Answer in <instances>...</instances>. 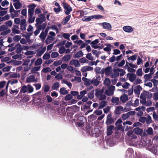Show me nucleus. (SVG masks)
Wrapping results in <instances>:
<instances>
[{
	"instance_id": "dca6fc26",
	"label": "nucleus",
	"mask_w": 158,
	"mask_h": 158,
	"mask_svg": "<svg viewBox=\"0 0 158 158\" xmlns=\"http://www.w3.org/2000/svg\"><path fill=\"white\" fill-rule=\"evenodd\" d=\"M123 110V107L122 106H117L115 110V113L116 114H120L121 113V111Z\"/></svg>"
},
{
	"instance_id": "6ab92c4d",
	"label": "nucleus",
	"mask_w": 158,
	"mask_h": 158,
	"mask_svg": "<svg viewBox=\"0 0 158 158\" xmlns=\"http://www.w3.org/2000/svg\"><path fill=\"white\" fill-rule=\"evenodd\" d=\"M28 91L27 86L23 85L21 88L18 96L20 95L23 93H25Z\"/></svg>"
},
{
	"instance_id": "2eb2a0df",
	"label": "nucleus",
	"mask_w": 158,
	"mask_h": 158,
	"mask_svg": "<svg viewBox=\"0 0 158 158\" xmlns=\"http://www.w3.org/2000/svg\"><path fill=\"white\" fill-rule=\"evenodd\" d=\"M142 88L140 85H137L134 89L135 93L139 96L140 94V91L142 90Z\"/></svg>"
},
{
	"instance_id": "6e6552de",
	"label": "nucleus",
	"mask_w": 158,
	"mask_h": 158,
	"mask_svg": "<svg viewBox=\"0 0 158 158\" xmlns=\"http://www.w3.org/2000/svg\"><path fill=\"white\" fill-rule=\"evenodd\" d=\"M90 132L92 136H97L99 134V129L94 127L91 129Z\"/></svg>"
},
{
	"instance_id": "a19ab883",
	"label": "nucleus",
	"mask_w": 158,
	"mask_h": 158,
	"mask_svg": "<svg viewBox=\"0 0 158 158\" xmlns=\"http://www.w3.org/2000/svg\"><path fill=\"white\" fill-rule=\"evenodd\" d=\"M105 93L107 96H111L113 94V92L111 90H106Z\"/></svg>"
},
{
	"instance_id": "864d4df0",
	"label": "nucleus",
	"mask_w": 158,
	"mask_h": 158,
	"mask_svg": "<svg viewBox=\"0 0 158 158\" xmlns=\"http://www.w3.org/2000/svg\"><path fill=\"white\" fill-rule=\"evenodd\" d=\"M137 57V56L135 55L130 57H128L127 58V59L129 60H131L133 61H134L136 60Z\"/></svg>"
},
{
	"instance_id": "ea45409f",
	"label": "nucleus",
	"mask_w": 158,
	"mask_h": 158,
	"mask_svg": "<svg viewBox=\"0 0 158 158\" xmlns=\"http://www.w3.org/2000/svg\"><path fill=\"white\" fill-rule=\"evenodd\" d=\"M151 81L153 83L154 87L156 88H157V86L158 85V80H156L155 79H152Z\"/></svg>"
},
{
	"instance_id": "cd10ccee",
	"label": "nucleus",
	"mask_w": 158,
	"mask_h": 158,
	"mask_svg": "<svg viewBox=\"0 0 158 158\" xmlns=\"http://www.w3.org/2000/svg\"><path fill=\"white\" fill-rule=\"evenodd\" d=\"M91 83L93 84L94 85L97 86L99 85V81L98 80L97 78L93 79L91 81Z\"/></svg>"
},
{
	"instance_id": "7ed1b4c3",
	"label": "nucleus",
	"mask_w": 158,
	"mask_h": 158,
	"mask_svg": "<svg viewBox=\"0 0 158 158\" xmlns=\"http://www.w3.org/2000/svg\"><path fill=\"white\" fill-rule=\"evenodd\" d=\"M135 114V112L134 111H130L126 114H123L121 116V118L123 120H125L130 116H133Z\"/></svg>"
},
{
	"instance_id": "c756f323",
	"label": "nucleus",
	"mask_w": 158,
	"mask_h": 158,
	"mask_svg": "<svg viewBox=\"0 0 158 158\" xmlns=\"http://www.w3.org/2000/svg\"><path fill=\"white\" fill-rule=\"evenodd\" d=\"M54 40V38L50 35H48L46 40H45V43L47 44H48L51 43L50 41H52Z\"/></svg>"
},
{
	"instance_id": "774afa93",
	"label": "nucleus",
	"mask_w": 158,
	"mask_h": 158,
	"mask_svg": "<svg viewBox=\"0 0 158 158\" xmlns=\"http://www.w3.org/2000/svg\"><path fill=\"white\" fill-rule=\"evenodd\" d=\"M86 58L90 60H93V57L92 56L91 53H88L86 55Z\"/></svg>"
},
{
	"instance_id": "052dcab7",
	"label": "nucleus",
	"mask_w": 158,
	"mask_h": 158,
	"mask_svg": "<svg viewBox=\"0 0 158 158\" xmlns=\"http://www.w3.org/2000/svg\"><path fill=\"white\" fill-rule=\"evenodd\" d=\"M34 13V10L28 9V15L29 17H31L33 16Z\"/></svg>"
},
{
	"instance_id": "58836bf2",
	"label": "nucleus",
	"mask_w": 158,
	"mask_h": 158,
	"mask_svg": "<svg viewBox=\"0 0 158 158\" xmlns=\"http://www.w3.org/2000/svg\"><path fill=\"white\" fill-rule=\"evenodd\" d=\"M136 74L138 76L141 77L143 75L142 68L139 69L137 71Z\"/></svg>"
},
{
	"instance_id": "79ce46f5",
	"label": "nucleus",
	"mask_w": 158,
	"mask_h": 158,
	"mask_svg": "<svg viewBox=\"0 0 158 158\" xmlns=\"http://www.w3.org/2000/svg\"><path fill=\"white\" fill-rule=\"evenodd\" d=\"M61 83H64L66 84L70 88H71V87H72V84L71 83V82H69L68 81H67L65 80H63L62 81Z\"/></svg>"
},
{
	"instance_id": "2f4dec72",
	"label": "nucleus",
	"mask_w": 158,
	"mask_h": 158,
	"mask_svg": "<svg viewBox=\"0 0 158 158\" xmlns=\"http://www.w3.org/2000/svg\"><path fill=\"white\" fill-rule=\"evenodd\" d=\"M96 118V116L94 114H92L89 116L88 117V120L89 121H92Z\"/></svg>"
},
{
	"instance_id": "f03ea898",
	"label": "nucleus",
	"mask_w": 158,
	"mask_h": 158,
	"mask_svg": "<svg viewBox=\"0 0 158 158\" xmlns=\"http://www.w3.org/2000/svg\"><path fill=\"white\" fill-rule=\"evenodd\" d=\"M116 119V118L112 117L111 114H108L106 117L105 124L107 126L111 125L114 123Z\"/></svg>"
},
{
	"instance_id": "ddd939ff",
	"label": "nucleus",
	"mask_w": 158,
	"mask_h": 158,
	"mask_svg": "<svg viewBox=\"0 0 158 158\" xmlns=\"http://www.w3.org/2000/svg\"><path fill=\"white\" fill-rule=\"evenodd\" d=\"M104 69L105 74L107 76L110 75L112 71V68L111 66H108Z\"/></svg>"
},
{
	"instance_id": "3c124183",
	"label": "nucleus",
	"mask_w": 158,
	"mask_h": 158,
	"mask_svg": "<svg viewBox=\"0 0 158 158\" xmlns=\"http://www.w3.org/2000/svg\"><path fill=\"white\" fill-rule=\"evenodd\" d=\"M43 88L44 89V92H47L49 91L50 89V87L48 85H44L43 87Z\"/></svg>"
},
{
	"instance_id": "393cba45",
	"label": "nucleus",
	"mask_w": 158,
	"mask_h": 158,
	"mask_svg": "<svg viewBox=\"0 0 158 158\" xmlns=\"http://www.w3.org/2000/svg\"><path fill=\"white\" fill-rule=\"evenodd\" d=\"M71 15H68L67 16H66L65 17H64L63 20V24L64 25L66 24L70 20L71 18Z\"/></svg>"
},
{
	"instance_id": "680f3d73",
	"label": "nucleus",
	"mask_w": 158,
	"mask_h": 158,
	"mask_svg": "<svg viewBox=\"0 0 158 158\" xmlns=\"http://www.w3.org/2000/svg\"><path fill=\"white\" fill-rule=\"evenodd\" d=\"M142 82V80H141L139 77L137 78L135 81L134 83V85H137L141 83Z\"/></svg>"
},
{
	"instance_id": "5701e85b",
	"label": "nucleus",
	"mask_w": 158,
	"mask_h": 158,
	"mask_svg": "<svg viewBox=\"0 0 158 158\" xmlns=\"http://www.w3.org/2000/svg\"><path fill=\"white\" fill-rule=\"evenodd\" d=\"M102 25L104 28L106 29H110L111 27L110 24L108 23H102Z\"/></svg>"
},
{
	"instance_id": "4468645a",
	"label": "nucleus",
	"mask_w": 158,
	"mask_h": 158,
	"mask_svg": "<svg viewBox=\"0 0 158 158\" xmlns=\"http://www.w3.org/2000/svg\"><path fill=\"white\" fill-rule=\"evenodd\" d=\"M126 153L127 156L130 158L134 154V151L132 148H129L127 150Z\"/></svg>"
},
{
	"instance_id": "f3484780",
	"label": "nucleus",
	"mask_w": 158,
	"mask_h": 158,
	"mask_svg": "<svg viewBox=\"0 0 158 158\" xmlns=\"http://www.w3.org/2000/svg\"><path fill=\"white\" fill-rule=\"evenodd\" d=\"M134 131L135 133L138 135H141L142 134L143 132V129L139 127H137L135 128L134 129Z\"/></svg>"
},
{
	"instance_id": "e2e57ef3",
	"label": "nucleus",
	"mask_w": 158,
	"mask_h": 158,
	"mask_svg": "<svg viewBox=\"0 0 158 158\" xmlns=\"http://www.w3.org/2000/svg\"><path fill=\"white\" fill-rule=\"evenodd\" d=\"M110 106H107L103 109V111L104 113L107 114L110 110Z\"/></svg>"
},
{
	"instance_id": "9b49d317",
	"label": "nucleus",
	"mask_w": 158,
	"mask_h": 158,
	"mask_svg": "<svg viewBox=\"0 0 158 158\" xmlns=\"http://www.w3.org/2000/svg\"><path fill=\"white\" fill-rule=\"evenodd\" d=\"M123 30L128 33H131L133 31V29L132 27L129 26H125L123 27Z\"/></svg>"
},
{
	"instance_id": "b1692460",
	"label": "nucleus",
	"mask_w": 158,
	"mask_h": 158,
	"mask_svg": "<svg viewBox=\"0 0 158 158\" xmlns=\"http://www.w3.org/2000/svg\"><path fill=\"white\" fill-rule=\"evenodd\" d=\"M128 100V96L126 94H124L120 97V100L123 103L127 101Z\"/></svg>"
},
{
	"instance_id": "bf43d9fd",
	"label": "nucleus",
	"mask_w": 158,
	"mask_h": 158,
	"mask_svg": "<svg viewBox=\"0 0 158 158\" xmlns=\"http://www.w3.org/2000/svg\"><path fill=\"white\" fill-rule=\"evenodd\" d=\"M28 90L29 93H31L33 91L34 89L33 87L30 85H27Z\"/></svg>"
},
{
	"instance_id": "c9c22d12",
	"label": "nucleus",
	"mask_w": 158,
	"mask_h": 158,
	"mask_svg": "<svg viewBox=\"0 0 158 158\" xmlns=\"http://www.w3.org/2000/svg\"><path fill=\"white\" fill-rule=\"evenodd\" d=\"M111 101L112 103H115V105H117L119 103V98L118 97L113 98Z\"/></svg>"
},
{
	"instance_id": "c03bdc74",
	"label": "nucleus",
	"mask_w": 158,
	"mask_h": 158,
	"mask_svg": "<svg viewBox=\"0 0 158 158\" xmlns=\"http://www.w3.org/2000/svg\"><path fill=\"white\" fill-rule=\"evenodd\" d=\"M40 68V66L35 67L32 68L31 72L32 73H35L36 71H38Z\"/></svg>"
},
{
	"instance_id": "4be33fe9",
	"label": "nucleus",
	"mask_w": 158,
	"mask_h": 158,
	"mask_svg": "<svg viewBox=\"0 0 158 158\" xmlns=\"http://www.w3.org/2000/svg\"><path fill=\"white\" fill-rule=\"evenodd\" d=\"M69 108H71L73 109V112H77L80 110L79 107L76 105H74L71 107H67L66 110H68Z\"/></svg>"
},
{
	"instance_id": "473e14b6",
	"label": "nucleus",
	"mask_w": 158,
	"mask_h": 158,
	"mask_svg": "<svg viewBox=\"0 0 158 158\" xmlns=\"http://www.w3.org/2000/svg\"><path fill=\"white\" fill-rule=\"evenodd\" d=\"M105 45H106L107 47L104 48V50L107 52L110 51L111 49V44H105Z\"/></svg>"
},
{
	"instance_id": "7c9ffc66",
	"label": "nucleus",
	"mask_w": 158,
	"mask_h": 158,
	"mask_svg": "<svg viewBox=\"0 0 158 158\" xmlns=\"http://www.w3.org/2000/svg\"><path fill=\"white\" fill-rule=\"evenodd\" d=\"M47 35V34H46L44 32L42 31L40 34V38L41 40L42 41H44Z\"/></svg>"
},
{
	"instance_id": "13d9d810",
	"label": "nucleus",
	"mask_w": 158,
	"mask_h": 158,
	"mask_svg": "<svg viewBox=\"0 0 158 158\" xmlns=\"http://www.w3.org/2000/svg\"><path fill=\"white\" fill-rule=\"evenodd\" d=\"M8 27L6 25H3L0 26V31H4L7 30Z\"/></svg>"
},
{
	"instance_id": "423d86ee",
	"label": "nucleus",
	"mask_w": 158,
	"mask_h": 158,
	"mask_svg": "<svg viewBox=\"0 0 158 158\" xmlns=\"http://www.w3.org/2000/svg\"><path fill=\"white\" fill-rule=\"evenodd\" d=\"M122 123V121L120 118L117 120L115 124L116 126L115 127L116 129L117 130H119L122 128V125L121 124Z\"/></svg>"
},
{
	"instance_id": "4c0bfd02",
	"label": "nucleus",
	"mask_w": 158,
	"mask_h": 158,
	"mask_svg": "<svg viewBox=\"0 0 158 158\" xmlns=\"http://www.w3.org/2000/svg\"><path fill=\"white\" fill-rule=\"evenodd\" d=\"M153 74V73H152L148 74H146L144 75V78L145 79V80L149 81L150 78L152 77L151 75Z\"/></svg>"
},
{
	"instance_id": "a18cd8bd",
	"label": "nucleus",
	"mask_w": 158,
	"mask_h": 158,
	"mask_svg": "<svg viewBox=\"0 0 158 158\" xmlns=\"http://www.w3.org/2000/svg\"><path fill=\"white\" fill-rule=\"evenodd\" d=\"M65 48L64 46H62L60 48L58 52L60 54H62L64 53L65 51Z\"/></svg>"
},
{
	"instance_id": "bb28decb",
	"label": "nucleus",
	"mask_w": 158,
	"mask_h": 158,
	"mask_svg": "<svg viewBox=\"0 0 158 158\" xmlns=\"http://www.w3.org/2000/svg\"><path fill=\"white\" fill-rule=\"evenodd\" d=\"M94 127V124L93 123H91V124H89L86 127V131L88 133H90V131L93 129L92 127Z\"/></svg>"
},
{
	"instance_id": "8fccbe9b",
	"label": "nucleus",
	"mask_w": 158,
	"mask_h": 158,
	"mask_svg": "<svg viewBox=\"0 0 158 158\" xmlns=\"http://www.w3.org/2000/svg\"><path fill=\"white\" fill-rule=\"evenodd\" d=\"M119 69H117L114 70V74L115 75V77H118L119 75Z\"/></svg>"
},
{
	"instance_id": "72a5a7b5",
	"label": "nucleus",
	"mask_w": 158,
	"mask_h": 158,
	"mask_svg": "<svg viewBox=\"0 0 158 158\" xmlns=\"http://www.w3.org/2000/svg\"><path fill=\"white\" fill-rule=\"evenodd\" d=\"M43 60L41 58H38L35 62V66L40 65L42 63Z\"/></svg>"
},
{
	"instance_id": "412c9836",
	"label": "nucleus",
	"mask_w": 158,
	"mask_h": 158,
	"mask_svg": "<svg viewBox=\"0 0 158 158\" xmlns=\"http://www.w3.org/2000/svg\"><path fill=\"white\" fill-rule=\"evenodd\" d=\"M83 53L81 50L79 51L73 56V58H79L83 55Z\"/></svg>"
},
{
	"instance_id": "49530a36",
	"label": "nucleus",
	"mask_w": 158,
	"mask_h": 158,
	"mask_svg": "<svg viewBox=\"0 0 158 158\" xmlns=\"http://www.w3.org/2000/svg\"><path fill=\"white\" fill-rule=\"evenodd\" d=\"M59 56V53L56 52H53L51 54V57L52 58H55Z\"/></svg>"
},
{
	"instance_id": "20e7f679",
	"label": "nucleus",
	"mask_w": 158,
	"mask_h": 158,
	"mask_svg": "<svg viewBox=\"0 0 158 158\" xmlns=\"http://www.w3.org/2000/svg\"><path fill=\"white\" fill-rule=\"evenodd\" d=\"M46 20L45 16H44L43 15H39L38 17L36 19L35 21L37 24H41V23Z\"/></svg>"
},
{
	"instance_id": "338daca9",
	"label": "nucleus",
	"mask_w": 158,
	"mask_h": 158,
	"mask_svg": "<svg viewBox=\"0 0 158 158\" xmlns=\"http://www.w3.org/2000/svg\"><path fill=\"white\" fill-rule=\"evenodd\" d=\"M62 63V61L60 60H56L55 61L54 63L53 64L54 66H57L58 65L61 64Z\"/></svg>"
},
{
	"instance_id": "1a4fd4ad",
	"label": "nucleus",
	"mask_w": 158,
	"mask_h": 158,
	"mask_svg": "<svg viewBox=\"0 0 158 158\" xmlns=\"http://www.w3.org/2000/svg\"><path fill=\"white\" fill-rule=\"evenodd\" d=\"M93 68L92 67L89 66H85L82 67L81 71L82 72L85 73L87 71H91L93 70Z\"/></svg>"
},
{
	"instance_id": "a211bd4d",
	"label": "nucleus",
	"mask_w": 158,
	"mask_h": 158,
	"mask_svg": "<svg viewBox=\"0 0 158 158\" xmlns=\"http://www.w3.org/2000/svg\"><path fill=\"white\" fill-rule=\"evenodd\" d=\"M36 81L35 80V76L34 75H31L27 78L26 81L27 82L29 83L31 82Z\"/></svg>"
},
{
	"instance_id": "6e6d98bb",
	"label": "nucleus",
	"mask_w": 158,
	"mask_h": 158,
	"mask_svg": "<svg viewBox=\"0 0 158 158\" xmlns=\"http://www.w3.org/2000/svg\"><path fill=\"white\" fill-rule=\"evenodd\" d=\"M73 98V97L71 94H68L64 98V99L65 101H69L71 100Z\"/></svg>"
},
{
	"instance_id": "09e8293b",
	"label": "nucleus",
	"mask_w": 158,
	"mask_h": 158,
	"mask_svg": "<svg viewBox=\"0 0 158 158\" xmlns=\"http://www.w3.org/2000/svg\"><path fill=\"white\" fill-rule=\"evenodd\" d=\"M21 39V37L19 35H16L14 37L13 40L14 41L18 42Z\"/></svg>"
},
{
	"instance_id": "0e129e2a",
	"label": "nucleus",
	"mask_w": 158,
	"mask_h": 158,
	"mask_svg": "<svg viewBox=\"0 0 158 158\" xmlns=\"http://www.w3.org/2000/svg\"><path fill=\"white\" fill-rule=\"evenodd\" d=\"M9 4V2L6 0L3 1L1 3V5L3 7H4L6 6H7Z\"/></svg>"
},
{
	"instance_id": "f257e3e1",
	"label": "nucleus",
	"mask_w": 158,
	"mask_h": 158,
	"mask_svg": "<svg viewBox=\"0 0 158 158\" xmlns=\"http://www.w3.org/2000/svg\"><path fill=\"white\" fill-rule=\"evenodd\" d=\"M62 4L64 10V12L65 14L67 15H69L73 10L72 8L66 2H63Z\"/></svg>"
},
{
	"instance_id": "a878e982",
	"label": "nucleus",
	"mask_w": 158,
	"mask_h": 158,
	"mask_svg": "<svg viewBox=\"0 0 158 158\" xmlns=\"http://www.w3.org/2000/svg\"><path fill=\"white\" fill-rule=\"evenodd\" d=\"M106 101L103 100L101 101L99 103V106L98 107V108L99 109H102L104 107H105L106 105Z\"/></svg>"
},
{
	"instance_id": "f8f14e48",
	"label": "nucleus",
	"mask_w": 158,
	"mask_h": 158,
	"mask_svg": "<svg viewBox=\"0 0 158 158\" xmlns=\"http://www.w3.org/2000/svg\"><path fill=\"white\" fill-rule=\"evenodd\" d=\"M114 128L113 125H110L107 128V134L108 135H111L113 133V129Z\"/></svg>"
},
{
	"instance_id": "c85d7f7f",
	"label": "nucleus",
	"mask_w": 158,
	"mask_h": 158,
	"mask_svg": "<svg viewBox=\"0 0 158 158\" xmlns=\"http://www.w3.org/2000/svg\"><path fill=\"white\" fill-rule=\"evenodd\" d=\"M13 5L16 9H20L22 6V4L20 2L14 3Z\"/></svg>"
},
{
	"instance_id": "69168bd1",
	"label": "nucleus",
	"mask_w": 158,
	"mask_h": 158,
	"mask_svg": "<svg viewBox=\"0 0 158 158\" xmlns=\"http://www.w3.org/2000/svg\"><path fill=\"white\" fill-rule=\"evenodd\" d=\"M7 92L6 89H3L0 92V96L3 97L6 94Z\"/></svg>"
},
{
	"instance_id": "aec40b11",
	"label": "nucleus",
	"mask_w": 158,
	"mask_h": 158,
	"mask_svg": "<svg viewBox=\"0 0 158 158\" xmlns=\"http://www.w3.org/2000/svg\"><path fill=\"white\" fill-rule=\"evenodd\" d=\"M103 89L100 90H98V89H96L95 90V95L96 96L97 98H98L101 95L103 94Z\"/></svg>"
},
{
	"instance_id": "37998d69",
	"label": "nucleus",
	"mask_w": 158,
	"mask_h": 158,
	"mask_svg": "<svg viewBox=\"0 0 158 158\" xmlns=\"http://www.w3.org/2000/svg\"><path fill=\"white\" fill-rule=\"evenodd\" d=\"M10 32L11 30L10 29H8L6 31H2L1 33V35H6L10 33Z\"/></svg>"
},
{
	"instance_id": "603ef678",
	"label": "nucleus",
	"mask_w": 158,
	"mask_h": 158,
	"mask_svg": "<svg viewBox=\"0 0 158 158\" xmlns=\"http://www.w3.org/2000/svg\"><path fill=\"white\" fill-rule=\"evenodd\" d=\"M21 21V20L20 18H15L14 20V23L16 24L19 25L20 24Z\"/></svg>"
},
{
	"instance_id": "f704fd0d",
	"label": "nucleus",
	"mask_w": 158,
	"mask_h": 158,
	"mask_svg": "<svg viewBox=\"0 0 158 158\" xmlns=\"http://www.w3.org/2000/svg\"><path fill=\"white\" fill-rule=\"evenodd\" d=\"M65 88L64 87H62L60 89V92L62 95H65L68 94V91L65 90Z\"/></svg>"
},
{
	"instance_id": "5fc2aeb1",
	"label": "nucleus",
	"mask_w": 158,
	"mask_h": 158,
	"mask_svg": "<svg viewBox=\"0 0 158 158\" xmlns=\"http://www.w3.org/2000/svg\"><path fill=\"white\" fill-rule=\"evenodd\" d=\"M62 59L64 61H68L71 59V56L69 55H67L64 56Z\"/></svg>"
},
{
	"instance_id": "e433bc0d",
	"label": "nucleus",
	"mask_w": 158,
	"mask_h": 158,
	"mask_svg": "<svg viewBox=\"0 0 158 158\" xmlns=\"http://www.w3.org/2000/svg\"><path fill=\"white\" fill-rule=\"evenodd\" d=\"M59 87V83L58 82L55 83L52 86V88L53 90H55L56 89Z\"/></svg>"
},
{
	"instance_id": "4d7b16f0",
	"label": "nucleus",
	"mask_w": 158,
	"mask_h": 158,
	"mask_svg": "<svg viewBox=\"0 0 158 158\" xmlns=\"http://www.w3.org/2000/svg\"><path fill=\"white\" fill-rule=\"evenodd\" d=\"M62 36L64 38L66 39L69 40H70L69 39L70 35L69 34L64 33L63 34Z\"/></svg>"
},
{
	"instance_id": "de8ad7c7",
	"label": "nucleus",
	"mask_w": 158,
	"mask_h": 158,
	"mask_svg": "<svg viewBox=\"0 0 158 158\" xmlns=\"http://www.w3.org/2000/svg\"><path fill=\"white\" fill-rule=\"evenodd\" d=\"M50 56L49 54L48 53H46L44 54L43 56V58L44 60H47L50 58Z\"/></svg>"
},
{
	"instance_id": "0eeeda50",
	"label": "nucleus",
	"mask_w": 158,
	"mask_h": 158,
	"mask_svg": "<svg viewBox=\"0 0 158 158\" xmlns=\"http://www.w3.org/2000/svg\"><path fill=\"white\" fill-rule=\"evenodd\" d=\"M127 77L131 82H133L136 79V75L134 73H128L127 74Z\"/></svg>"
},
{
	"instance_id": "9d476101",
	"label": "nucleus",
	"mask_w": 158,
	"mask_h": 158,
	"mask_svg": "<svg viewBox=\"0 0 158 158\" xmlns=\"http://www.w3.org/2000/svg\"><path fill=\"white\" fill-rule=\"evenodd\" d=\"M15 49H16V52L18 54H20L22 51L23 50V48L21 45L19 43L15 45Z\"/></svg>"
},
{
	"instance_id": "39448f33",
	"label": "nucleus",
	"mask_w": 158,
	"mask_h": 158,
	"mask_svg": "<svg viewBox=\"0 0 158 158\" xmlns=\"http://www.w3.org/2000/svg\"><path fill=\"white\" fill-rule=\"evenodd\" d=\"M20 29L23 31L26 30L27 24L25 19H21V22L20 23Z\"/></svg>"
}]
</instances>
